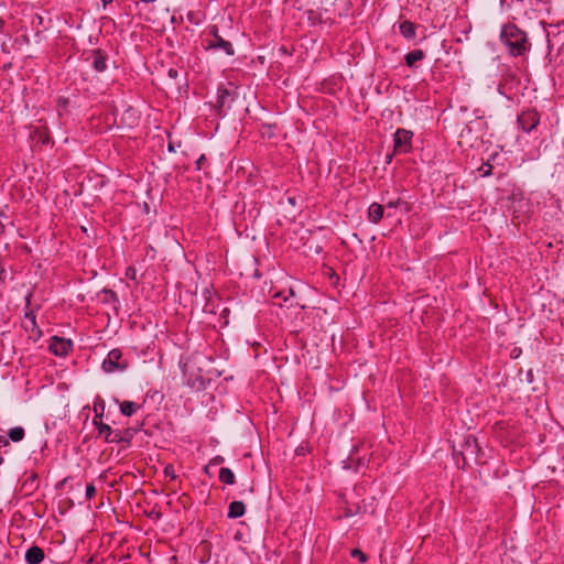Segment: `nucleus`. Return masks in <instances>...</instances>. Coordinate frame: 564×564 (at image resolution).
Masks as SVG:
<instances>
[{"mask_svg": "<svg viewBox=\"0 0 564 564\" xmlns=\"http://www.w3.org/2000/svg\"><path fill=\"white\" fill-rule=\"evenodd\" d=\"M500 39L511 56H524L531 48L528 35L513 23L502 26Z\"/></svg>", "mask_w": 564, "mask_h": 564, "instance_id": "nucleus-1", "label": "nucleus"}, {"mask_svg": "<svg viewBox=\"0 0 564 564\" xmlns=\"http://www.w3.org/2000/svg\"><path fill=\"white\" fill-rule=\"evenodd\" d=\"M101 367L105 372L124 371L128 369L129 362L127 359L122 358V351L115 348L108 352Z\"/></svg>", "mask_w": 564, "mask_h": 564, "instance_id": "nucleus-2", "label": "nucleus"}, {"mask_svg": "<svg viewBox=\"0 0 564 564\" xmlns=\"http://www.w3.org/2000/svg\"><path fill=\"white\" fill-rule=\"evenodd\" d=\"M413 132L399 128L394 132L393 148L394 153H409L412 150Z\"/></svg>", "mask_w": 564, "mask_h": 564, "instance_id": "nucleus-3", "label": "nucleus"}, {"mask_svg": "<svg viewBox=\"0 0 564 564\" xmlns=\"http://www.w3.org/2000/svg\"><path fill=\"white\" fill-rule=\"evenodd\" d=\"M517 122L521 130L529 133L540 123V113L535 109L523 110L518 115Z\"/></svg>", "mask_w": 564, "mask_h": 564, "instance_id": "nucleus-4", "label": "nucleus"}, {"mask_svg": "<svg viewBox=\"0 0 564 564\" xmlns=\"http://www.w3.org/2000/svg\"><path fill=\"white\" fill-rule=\"evenodd\" d=\"M73 340L65 337L53 336L50 340L48 350L55 356L65 357L73 350Z\"/></svg>", "mask_w": 564, "mask_h": 564, "instance_id": "nucleus-5", "label": "nucleus"}, {"mask_svg": "<svg viewBox=\"0 0 564 564\" xmlns=\"http://www.w3.org/2000/svg\"><path fill=\"white\" fill-rule=\"evenodd\" d=\"M503 2H507V0H502ZM534 0H510V7L511 10L519 17V18H527V19H535V10L532 8Z\"/></svg>", "mask_w": 564, "mask_h": 564, "instance_id": "nucleus-6", "label": "nucleus"}, {"mask_svg": "<svg viewBox=\"0 0 564 564\" xmlns=\"http://www.w3.org/2000/svg\"><path fill=\"white\" fill-rule=\"evenodd\" d=\"M210 33L213 35V39L208 42L207 48H209V50H221V51H224L229 56L235 54V50H234L232 44L229 41L223 39L218 34V28L216 25H214L212 28Z\"/></svg>", "mask_w": 564, "mask_h": 564, "instance_id": "nucleus-7", "label": "nucleus"}, {"mask_svg": "<svg viewBox=\"0 0 564 564\" xmlns=\"http://www.w3.org/2000/svg\"><path fill=\"white\" fill-rule=\"evenodd\" d=\"M138 431H139V429H133V427H129V429H124V430H113V432H112L110 438H108L107 443L130 444Z\"/></svg>", "mask_w": 564, "mask_h": 564, "instance_id": "nucleus-8", "label": "nucleus"}, {"mask_svg": "<svg viewBox=\"0 0 564 564\" xmlns=\"http://www.w3.org/2000/svg\"><path fill=\"white\" fill-rule=\"evenodd\" d=\"M89 58H91V66L96 72L102 73L107 69L108 55L105 51L100 48L93 50Z\"/></svg>", "mask_w": 564, "mask_h": 564, "instance_id": "nucleus-9", "label": "nucleus"}, {"mask_svg": "<svg viewBox=\"0 0 564 564\" xmlns=\"http://www.w3.org/2000/svg\"><path fill=\"white\" fill-rule=\"evenodd\" d=\"M478 452H479V447H478L476 438L468 437L465 442V448L460 453L463 456L464 464L465 465L469 464L470 459L476 460Z\"/></svg>", "mask_w": 564, "mask_h": 564, "instance_id": "nucleus-10", "label": "nucleus"}, {"mask_svg": "<svg viewBox=\"0 0 564 564\" xmlns=\"http://www.w3.org/2000/svg\"><path fill=\"white\" fill-rule=\"evenodd\" d=\"M21 326L28 334V338L33 343L37 341L41 338L42 330L36 322H22Z\"/></svg>", "mask_w": 564, "mask_h": 564, "instance_id": "nucleus-11", "label": "nucleus"}, {"mask_svg": "<svg viewBox=\"0 0 564 564\" xmlns=\"http://www.w3.org/2000/svg\"><path fill=\"white\" fill-rule=\"evenodd\" d=\"M45 557L44 551L40 546H31L25 552V562L28 564H40Z\"/></svg>", "mask_w": 564, "mask_h": 564, "instance_id": "nucleus-12", "label": "nucleus"}, {"mask_svg": "<svg viewBox=\"0 0 564 564\" xmlns=\"http://www.w3.org/2000/svg\"><path fill=\"white\" fill-rule=\"evenodd\" d=\"M399 32L404 39L412 40L416 36V24L410 20H403L399 23Z\"/></svg>", "mask_w": 564, "mask_h": 564, "instance_id": "nucleus-13", "label": "nucleus"}, {"mask_svg": "<svg viewBox=\"0 0 564 564\" xmlns=\"http://www.w3.org/2000/svg\"><path fill=\"white\" fill-rule=\"evenodd\" d=\"M384 208L381 204L372 203L368 208V219L372 224H379L383 218Z\"/></svg>", "mask_w": 564, "mask_h": 564, "instance_id": "nucleus-14", "label": "nucleus"}, {"mask_svg": "<svg viewBox=\"0 0 564 564\" xmlns=\"http://www.w3.org/2000/svg\"><path fill=\"white\" fill-rule=\"evenodd\" d=\"M425 58V53L422 50H413L404 56L405 65L414 68L415 64Z\"/></svg>", "mask_w": 564, "mask_h": 564, "instance_id": "nucleus-15", "label": "nucleus"}, {"mask_svg": "<svg viewBox=\"0 0 564 564\" xmlns=\"http://www.w3.org/2000/svg\"><path fill=\"white\" fill-rule=\"evenodd\" d=\"M245 512H246V507L242 501H232L229 505L227 516L229 519H237V518L242 517L245 514Z\"/></svg>", "mask_w": 564, "mask_h": 564, "instance_id": "nucleus-16", "label": "nucleus"}, {"mask_svg": "<svg viewBox=\"0 0 564 564\" xmlns=\"http://www.w3.org/2000/svg\"><path fill=\"white\" fill-rule=\"evenodd\" d=\"M367 512H373V510H369L368 508V505L362 501V503H352V505H348V507L346 508V516L347 517H351V516H355V514H359V513H367Z\"/></svg>", "mask_w": 564, "mask_h": 564, "instance_id": "nucleus-17", "label": "nucleus"}, {"mask_svg": "<svg viewBox=\"0 0 564 564\" xmlns=\"http://www.w3.org/2000/svg\"><path fill=\"white\" fill-rule=\"evenodd\" d=\"M139 409L141 405L133 401L126 400L120 403V412L124 416H132Z\"/></svg>", "mask_w": 564, "mask_h": 564, "instance_id": "nucleus-18", "label": "nucleus"}, {"mask_svg": "<svg viewBox=\"0 0 564 564\" xmlns=\"http://www.w3.org/2000/svg\"><path fill=\"white\" fill-rule=\"evenodd\" d=\"M219 480L226 485H234L236 477L234 471L228 467H221L219 470Z\"/></svg>", "mask_w": 564, "mask_h": 564, "instance_id": "nucleus-19", "label": "nucleus"}, {"mask_svg": "<svg viewBox=\"0 0 564 564\" xmlns=\"http://www.w3.org/2000/svg\"><path fill=\"white\" fill-rule=\"evenodd\" d=\"M230 91L225 87H219L217 90V102L216 106L221 109L226 106L228 99H230Z\"/></svg>", "mask_w": 564, "mask_h": 564, "instance_id": "nucleus-20", "label": "nucleus"}, {"mask_svg": "<svg viewBox=\"0 0 564 564\" xmlns=\"http://www.w3.org/2000/svg\"><path fill=\"white\" fill-rule=\"evenodd\" d=\"M94 424L96 425L99 435H104L105 436V441L108 442V438H110V436H111V434L113 432L111 426L106 424V423H102L101 421H97V417H95Z\"/></svg>", "mask_w": 564, "mask_h": 564, "instance_id": "nucleus-21", "label": "nucleus"}, {"mask_svg": "<svg viewBox=\"0 0 564 564\" xmlns=\"http://www.w3.org/2000/svg\"><path fill=\"white\" fill-rule=\"evenodd\" d=\"M25 432L21 426H15L11 429L8 433L9 440L12 442H20L24 438Z\"/></svg>", "mask_w": 564, "mask_h": 564, "instance_id": "nucleus-22", "label": "nucleus"}, {"mask_svg": "<svg viewBox=\"0 0 564 564\" xmlns=\"http://www.w3.org/2000/svg\"><path fill=\"white\" fill-rule=\"evenodd\" d=\"M100 293L105 295V297L102 300L104 303H117V302H119L117 293L113 290H111V289H106L105 288V289H102L100 291Z\"/></svg>", "mask_w": 564, "mask_h": 564, "instance_id": "nucleus-23", "label": "nucleus"}, {"mask_svg": "<svg viewBox=\"0 0 564 564\" xmlns=\"http://www.w3.org/2000/svg\"><path fill=\"white\" fill-rule=\"evenodd\" d=\"M351 556L358 558L361 563H366L368 556L359 549L351 550Z\"/></svg>", "mask_w": 564, "mask_h": 564, "instance_id": "nucleus-24", "label": "nucleus"}, {"mask_svg": "<svg viewBox=\"0 0 564 564\" xmlns=\"http://www.w3.org/2000/svg\"><path fill=\"white\" fill-rule=\"evenodd\" d=\"M405 206V209L408 210V203L406 202H403L401 198H398V199H391L389 202H387V206L389 208H395V207H399V206Z\"/></svg>", "mask_w": 564, "mask_h": 564, "instance_id": "nucleus-25", "label": "nucleus"}, {"mask_svg": "<svg viewBox=\"0 0 564 564\" xmlns=\"http://www.w3.org/2000/svg\"><path fill=\"white\" fill-rule=\"evenodd\" d=\"M85 495H86L87 500H90L91 498H94V497H95V495H96V487H95V485H94V484H88V485L86 486V492H85Z\"/></svg>", "mask_w": 564, "mask_h": 564, "instance_id": "nucleus-26", "label": "nucleus"}, {"mask_svg": "<svg viewBox=\"0 0 564 564\" xmlns=\"http://www.w3.org/2000/svg\"><path fill=\"white\" fill-rule=\"evenodd\" d=\"M164 475L166 477H169L170 479L174 480L176 478V474H175V470H174V467L173 465H167L165 466L164 468Z\"/></svg>", "mask_w": 564, "mask_h": 564, "instance_id": "nucleus-27", "label": "nucleus"}, {"mask_svg": "<svg viewBox=\"0 0 564 564\" xmlns=\"http://www.w3.org/2000/svg\"><path fill=\"white\" fill-rule=\"evenodd\" d=\"M205 163H207V158L205 154H202L195 162L196 164V170H202L205 165Z\"/></svg>", "mask_w": 564, "mask_h": 564, "instance_id": "nucleus-28", "label": "nucleus"}, {"mask_svg": "<svg viewBox=\"0 0 564 564\" xmlns=\"http://www.w3.org/2000/svg\"><path fill=\"white\" fill-rule=\"evenodd\" d=\"M29 321H30V322H32V321H33V322H36L35 313H34L32 310L26 311V312L24 313V317H23V321H22V322H29Z\"/></svg>", "mask_w": 564, "mask_h": 564, "instance_id": "nucleus-29", "label": "nucleus"}, {"mask_svg": "<svg viewBox=\"0 0 564 564\" xmlns=\"http://www.w3.org/2000/svg\"><path fill=\"white\" fill-rule=\"evenodd\" d=\"M126 276L130 280L137 279V270L133 267H129L126 271Z\"/></svg>", "mask_w": 564, "mask_h": 564, "instance_id": "nucleus-30", "label": "nucleus"}, {"mask_svg": "<svg viewBox=\"0 0 564 564\" xmlns=\"http://www.w3.org/2000/svg\"><path fill=\"white\" fill-rule=\"evenodd\" d=\"M147 516L151 519L159 520V519H161L162 513H161V511H159L156 509H152L151 511L147 512Z\"/></svg>", "mask_w": 564, "mask_h": 564, "instance_id": "nucleus-31", "label": "nucleus"}, {"mask_svg": "<svg viewBox=\"0 0 564 564\" xmlns=\"http://www.w3.org/2000/svg\"><path fill=\"white\" fill-rule=\"evenodd\" d=\"M225 462V458L223 456H215L214 458H212L210 460V464L212 465H220Z\"/></svg>", "mask_w": 564, "mask_h": 564, "instance_id": "nucleus-32", "label": "nucleus"}, {"mask_svg": "<svg viewBox=\"0 0 564 564\" xmlns=\"http://www.w3.org/2000/svg\"><path fill=\"white\" fill-rule=\"evenodd\" d=\"M191 386H192L193 388L200 389V388H203V387H204V380H203L202 378L196 379V381H195V382H193V383H191Z\"/></svg>", "mask_w": 564, "mask_h": 564, "instance_id": "nucleus-33", "label": "nucleus"}, {"mask_svg": "<svg viewBox=\"0 0 564 564\" xmlns=\"http://www.w3.org/2000/svg\"><path fill=\"white\" fill-rule=\"evenodd\" d=\"M7 278V272L4 267L0 263V281L4 282Z\"/></svg>", "mask_w": 564, "mask_h": 564, "instance_id": "nucleus-34", "label": "nucleus"}, {"mask_svg": "<svg viewBox=\"0 0 564 564\" xmlns=\"http://www.w3.org/2000/svg\"><path fill=\"white\" fill-rule=\"evenodd\" d=\"M486 167L487 169H484V167L480 169L484 172L482 173L484 176H488L491 173V169H492V166L490 164H486Z\"/></svg>", "mask_w": 564, "mask_h": 564, "instance_id": "nucleus-35", "label": "nucleus"}, {"mask_svg": "<svg viewBox=\"0 0 564 564\" xmlns=\"http://www.w3.org/2000/svg\"><path fill=\"white\" fill-rule=\"evenodd\" d=\"M9 438H7L6 436H2L0 435V447L1 446H9Z\"/></svg>", "mask_w": 564, "mask_h": 564, "instance_id": "nucleus-36", "label": "nucleus"}, {"mask_svg": "<svg viewBox=\"0 0 564 564\" xmlns=\"http://www.w3.org/2000/svg\"><path fill=\"white\" fill-rule=\"evenodd\" d=\"M274 297L283 296V301H288V296H284L282 292H278L273 295Z\"/></svg>", "mask_w": 564, "mask_h": 564, "instance_id": "nucleus-37", "label": "nucleus"}, {"mask_svg": "<svg viewBox=\"0 0 564 564\" xmlns=\"http://www.w3.org/2000/svg\"><path fill=\"white\" fill-rule=\"evenodd\" d=\"M169 75H170L171 77H176V76H177V70H175V69H170V70H169Z\"/></svg>", "mask_w": 564, "mask_h": 564, "instance_id": "nucleus-38", "label": "nucleus"}, {"mask_svg": "<svg viewBox=\"0 0 564 564\" xmlns=\"http://www.w3.org/2000/svg\"><path fill=\"white\" fill-rule=\"evenodd\" d=\"M167 150H169V152H175V148H174V144L172 142L169 143Z\"/></svg>", "mask_w": 564, "mask_h": 564, "instance_id": "nucleus-39", "label": "nucleus"}, {"mask_svg": "<svg viewBox=\"0 0 564 564\" xmlns=\"http://www.w3.org/2000/svg\"><path fill=\"white\" fill-rule=\"evenodd\" d=\"M113 0H101L104 8H106L107 4L111 3Z\"/></svg>", "mask_w": 564, "mask_h": 564, "instance_id": "nucleus-40", "label": "nucleus"}, {"mask_svg": "<svg viewBox=\"0 0 564 564\" xmlns=\"http://www.w3.org/2000/svg\"><path fill=\"white\" fill-rule=\"evenodd\" d=\"M41 141H42L43 144H47L50 142V138L45 137Z\"/></svg>", "mask_w": 564, "mask_h": 564, "instance_id": "nucleus-41", "label": "nucleus"}, {"mask_svg": "<svg viewBox=\"0 0 564 564\" xmlns=\"http://www.w3.org/2000/svg\"><path fill=\"white\" fill-rule=\"evenodd\" d=\"M142 2H145V3H152L154 2L155 0H141Z\"/></svg>", "mask_w": 564, "mask_h": 564, "instance_id": "nucleus-42", "label": "nucleus"}, {"mask_svg": "<svg viewBox=\"0 0 564 564\" xmlns=\"http://www.w3.org/2000/svg\"><path fill=\"white\" fill-rule=\"evenodd\" d=\"M4 462L3 456L0 454V465H2Z\"/></svg>", "mask_w": 564, "mask_h": 564, "instance_id": "nucleus-43", "label": "nucleus"}, {"mask_svg": "<svg viewBox=\"0 0 564 564\" xmlns=\"http://www.w3.org/2000/svg\"><path fill=\"white\" fill-rule=\"evenodd\" d=\"M289 295H294V291L292 289L289 290Z\"/></svg>", "mask_w": 564, "mask_h": 564, "instance_id": "nucleus-44", "label": "nucleus"}, {"mask_svg": "<svg viewBox=\"0 0 564 564\" xmlns=\"http://www.w3.org/2000/svg\"><path fill=\"white\" fill-rule=\"evenodd\" d=\"M29 305H30V299L28 297L26 299V306H29Z\"/></svg>", "mask_w": 564, "mask_h": 564, "instance_id": "nucleus-45", "label": "nucleus"}]
</instances>
